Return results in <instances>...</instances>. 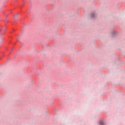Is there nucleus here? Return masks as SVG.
<instances>
[{
  "label": "nucleus",
  "instance_id": "f03ea898",
  "mask_svg": "<svg viewBox=\"0 0 125 125\" xmlns=\"http://www.w3.org/2000/svg\"><path fill=\"white\" fill-rule=\"evenodd\" d=\"M0 40H1V43H3V42H4V38L2 37V38H1Z\"/></svg>",
  "mask_w": 125,
  "mask_h": 125
},
{
  "label": "nucleus",
  "instance_id": "20e7f679",
  "mask_svg": "<svg viewBox=\"0 0 125 125\" xmlns=\"http://www.w3.org/2000/svg\"><path fill=\"white\" fill-rule=\"evenodd\" d=\"M18 16V14H17L15 15H14V17H15V18H16V17H17Z\"/></svg>",
  "mask_w": 125,
  "mask_h": 125
},
{
  "label": "nucleus",
  "instance_id": "7ed1b4c3",
  "mask_svg": "<svg viewBox=\"0 0 125 125\" xmlns=\"http://www.w3.org/2000/svg\"><path fill=\"white\" fill-rule=\"evenodd\" d=\"M100 124L101 125H104V123H103V122H102V121L100 122Z\"/></svg>",
  "mask_w": 125,
  "mask_h": 125
},
{
  "label": "nucleus",
  "instance_id": "f257e3e1",
  "mask_svg": "<svg viewBox=\"0 0 125 125\" xmlns=\"http://www.w3.org/2000/svg\"><path fill=\"white\" fill-rule=\"evenodd\" d=\"M6 30V28H3L2 27L0 30V36H3V35L5 34V30Z\"/></svg>",
  "mask_w": 125,
  "mask_h": 125
}]
</instances>
